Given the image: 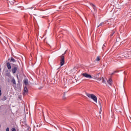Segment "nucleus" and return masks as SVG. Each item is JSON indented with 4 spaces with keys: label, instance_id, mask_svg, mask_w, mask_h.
Instances as JSON below:
<instances>
[{
    "label": "nucleus",
    "instance_id": "1",
    "mask_svg": "<svg viewBox=\"0 0 131 131\" xmlns=\"http://www.w3.org/2000/svg\"><path fill=\"white\" fill-rule=\"evenodd\" d=\"M131 56V51H127L122 52L116 55V59H126V58H129Z\"/></svg>",
    "mask_w": 131,
    "mask_h": 131
},
{
    "label": "nucleus",
    "instance_id": "2",
    "mask_svg": "<svg viewBox=\"0 0 131 131\" xmlns=\"http://www.w3.org/2000/svg\"><path fill=\"white\" fill-rule=\"evenodd\" d=\"M86 96L88 97V98H90V99H92L93 100L95 103H97L98 102V98H97V96H96L94 94H91L90 93H86Z\"/></svg>",
    "mask_w": 131,
    "mask_h": 131
},
{
    "label": "nucleus",
    "instance_id": "3",
    "mask_svg": "<svg viewBox=\"0 0 131 131\" xmlns=\"http://www.w3.org/2000/svg\"><path fill=\"white\" fill-rule=\"evenodd\" d=\"M65 54H66V51H65V52L60 56V66H63V65L65 64V58L64 57V55H65Z\"/></svg>",
    "mask_w": 131,
    "mask_h": 131
},
{
    "label": "nucleus",
    "instance_id": "4",
    "mask_svg": "<svg viewBox=\"0 0 131 131\" xmlns=\"http://www.w3.org/2000/svg\"><path fill=\"white\" fill-rule=\"evenodd\" d=\"M82 75L83 76H84V77H86V78H89V79H91V78H93V77H92V76L86 73H83L82 74Z\"/></svg>",
    "mask_w": 131,
    "mask_h": 131
},
{
    "label": "nucleus",
    "instance_id": "5",
    "mask_svg": "<svg viewBox=\"0 0 131 131\" xmlns=\"http://www.w3.org/2000/svg\"><path fill=\"white\" fill-rule=\"evenodd\" d=\"M16 72H17V67H14L12 69V73L15 74Z\"/></svg>",
    "mask_w": 131,
    "mask_h": 131
},
{
    "label": "nucleus",
    "instance_id": "6",
    "mask_svg": "<svg viewBox=\"0 0 131 131\" xmlns=\"http://www.w3.org/2000/svg\"><path fill=\"white\" fill-rule=\"evenodd\" d=\"M107 82L110 85H112V79H109L107 80Z\"/></svg>",
    "mask_w": 131,
    "mask_h": 131
},
{
    "label": "nucleus",
    "instance_id": "7",
    "mask_svg": "<svg viewBox=\"0 0 131 131\" xmlns=\"http://www.w3.org/2000/svg\"><path fill=\"white\" fill-rule=\"evenodd\" d=\"M7 67L8 69L10 70L11 68H12V66H11V64L9 62L7 63Z\"/></svg>",
    "mask_w": 131,
    "mask_h": 131
},
{
    "label": "nucleus",
    "instance_id": "8",
    "mask_svg": "<svg viewBox=\"0 0 131 131\" xmlns=\"http://www.w3.org/2000/svg\"><path fill=\"white\" fill-rule=\"evenodd\" d=\"M90 5L91 7H92V8L94 9V11H97V8L96 7V6H95V5L92 3Z\"/></svg>",
    "mask_w": 131,
    "mask_h": 131
},
{
    "label": "nucleus",
    "instance_id": "9",
    "mask_svg": "<svg viewBox=\"0 0 131 131\" xmlns=\"http://www.w3.org/2000/svg\"><path fill=\"white\" fill-rule=\"evenodd\" d=\"M24 94H25V93H28V89H27V87H26V86H25V88H24Z\"/></svg>",
    "mask_w": 131,
    "mask_h": 131
},
{
    "label": "nucleus",
    "instance_id": "10",
    "mask_svg": "<svg viewBox=\"0 0 131 131\" xmlns=\"http://www.w3.org/2000/svg\"><path fill=\"white\" fill-rule=\"evenodd\" d=\"M11 82H12L13 84H16V80H15V78H12Z\"/></svg>",
    "mask_w": 131,
    "mask_h": 131
},
{
    "label": "nucleus",
    "instance_id": "11",
    "mask_svg": "<svg viewBox=\"0 0 131 131\" xmlns=\"http://www.w3.org/2000/svg\"><path fill=\"white\" fill-rule=\"evenodd\" d=\"M24 82L25 85H27V84H28V80H27V79L24 80Z\"/></svg>",
    "mask_w": 131,
    "mask_h": 131
},
{
    "label": "nucleus",
    "instance_id": "12",
    "mask_svg": "<svg viewBox=\"0 0 131 131\" xmlns=\"http://www.w3.org/2000/svg\"><path fill=\"white\" fill-rule=\"evenodd\" d=\"M99 104L100 106V110L99 113H100V114H101V113L102 112V105L101 104V102H100V101H99Z\"/></svg>",
    "mask_w": 131,
    "mask_h": 131
},
{
    "label": "nucleus",
    "instance_id": "13",
    "mask_svg": "<svg viewBox=\"0 0 131 131\" xmlns=\"http://www.w3.org/2000/svg\"><path fill=\"white\" fill-rule=\"evenodd\" d=\"M103 25H104V22H102L101 23L99 26H98L97 27H101V26H103Z\"/></svg>",
    "mask_w": 131,
    "mask_h": 131
},
{
    "label": "nucleus",
    "instance_id": "14",
    "mask_svg": "<svg viewBox=\"0 0 131 131\" xmlns=\"http://www.w3.org/2000/svg\"><path fill=\"white\" fill-rule=\"evenodd\" d=\"M105 48H106V45L105 44H103V47H102V50L104 51L105 50Z\"/></svg>",
    "mask_w": 131,
    "mask_h": 131
},
{
    "label": "nucleus",
    "instance_id": "15",
    "mask_svg": "<svg viewBox=\"0 0 131 131\" xmlns=\"http://www.w3.org/2000/svg\"><path fill=\"white\" fill-rule=\"evenodd\" d=\"M11 61H12V62H16V60L13 58H11Z\"/></svg>",
    "mask_w": 131,
    "mask_h": 131
},
{
    "label": "nucleus",
    "instance_id": "16",
    "mask_svg": "<svg viewBox=\"0 0 131 131\" xmlns=\"http://www.w3.org/2000/svg\"><path fill=\"white\" fill-rule=\"evenodd\" d=\"M96 61H100V56H97V57Z\"/></svg>",
    "mask_w": 131,
    "mask_h": 131
},
{
    "label": "nucleus",
    "instance_id": "17",
    "mask_svg": "<svg viewBox=\"0 0 131 131\" xmlns=\"http://www.w3.org/2000/svg\"><path fill=\"white\" fill-rule=\"evenodd\" d=\"M6 100H7V97L6 96H4L3 100V101H6Z\"/></svg>",
    "mask_w": 131,
    "mask_h": 131
},
{
    "label": "nucleus",
    "instance_id": "18",
    "mask_svg": "<svg viewBox=\"0 0 131 131\" xmlns=\"http://www.w3.org/2000/svg\"><path fill=\"white\" fill-rule=\"evenodd\" d=\"M103 77H100L97 79L99 81H100V80H102Z\"/></svg>",
    "mask_w": 131,
    "mask_h": 131
},
{
    "label": "nucleus",
    "instance_id": "19",
    "mask_svg": "<svg viewBox=\"0 0 131 131\" xmlns=\"http://www.w3.org/2000/svg\"><path fill=\"white\" fill-rule=\"evenodd\" d=\"M102 82L103 83H106V81H105V79H104V78L102 79Z\"/></svg>",
    "mask_w": 131,
    "mask_h": 131
},
{
    "label": "nucleus",
    "instance_id": "20",
    "mask_svg": "<svg viewBox=\"0 0 131 131\" xmlns=\"http://www.w3.org/2000/svg\"><path fill=\"white\" fill-rule=\"evenodd\" d=\"M62 99L64 100L65 99H66V95H65V93L64 94L63 97H62Z\"/></svg>",
    "mask_w": 131,
    "mask_h": 131
},
{
    "label": "nucleus",
    "instance_id": "21",
    "mask_svg": "<svg viewBox=\"0 0 131 131\" xmlns=\"http://www.w3.org/2000/svg\"><path fill=\"white\" fill-rule=\"evenodd\" d=\"M11 130H12V131H16V129H15V128H12L11 129Z\"/></svg>",
    "mask_w": 131,
    "mask_h": 131
},
{
    "label": "nucleus",
    "instance_id": "22",
    "mask_svg": "<svg viewBox=\"0 0 131 131\" xmlns=\"http://www.w3.org/2000/svg\"><path fill=\"white\" fill-rule=\"evenodd\" d=\"M6 131H10V128H9V127H7L6 128Z\"/></svg>",
    "mask_w": 131,
    "mask_h": 131
},
{
    "label": "nucleus",
    "instance_id": "23",
    "mask_svg": "<svg viewBox=\"0 0 131 131\" xmlns=\"http://www.w3.org/2000/svg\"><path fill=\"white\" fill-rule=\"evenodd\" d=\"M114 34V32H113L111 34V36H113V35Z\"/></svg>",
    "mask_w": 131,
    "mask_h": 131
},
{
    "label": "nucleus",
    "instance_id": "24",
    "mask_svg": "<svg viewBox=\"0 0 131 131\" xmlns=\"http://www.w3.org/2000/svg\"><path fill=\"white\" fill-rule=\"evenodd\" d=\"M1 96H2V93H0V97H1Z\"/></svg>",
    "mask_w": 131,
    "mask_h": 131
},
{
    "label": "nucleus",
    "instance_id": "25",
    "mask_svg": "<svg viewBox=\"0 0 131 131\" xmlns=\"http://www.w3.org/2000/svg\"><path fill=\"white\" fill-rule=\"evenodd\" d=\"M1 68H0V72H1Z\"/></svg>",
    "mask_w": 131,
    "mask_h": 131
},
{
    "label": "nucleus",
    "instance_id": "26",
    "mask_svg": "<svg viewBox=\"0 0 131 131\" xmlns=\"http://www.w3.org/2000/svg\"><path fill=\"white\" fill-rule=\"evenodd\" d=\"M0 127H1V125H0Z\"/></svg>",
    "mask_w": 131,
    "mask_h": 131
}]
</instances>
